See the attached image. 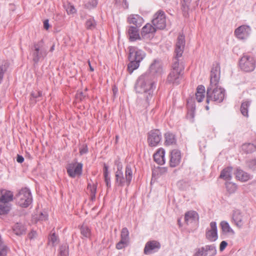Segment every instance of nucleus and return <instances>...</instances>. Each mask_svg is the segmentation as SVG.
<instances>
[{
  "mask_svg": "<svg viewBox=\"0 0 256 256\" xmlns=\"http://www.w3.org/2000/svg\"><path fill=\"white\" fill-rule=\"evenodd\" d=\"M160 172L161 173H164L167 172V168H162L160 169Z\"/></svg>",
  "mask_w": 256,
  "mask_h": 256,
  "instance_id": "nucleus-58",
  "label": "nucleus"
},
{
  "mask_svg": "<svg viewBox=\"0 0 256 256\" xmlns=\"http://www.w3.org/2000/svg\"><path fill=\"white\" fill-rule=\"evenodd\" d=\"M8 68V66L6 64H2L0 66V84H1L3 77L4 74L6 70Z\"/></svg>",
  "mask_w": 256,
  "mask_h": 256,
  "instance_id": "nucleus-47",
  "label": "nucleus"
},
{
  "mask_svg": "<svg viewBox=\"0 0 256 256\" xmlns=\"http://www.w3.org/2000/svg\"><path fill=\"white\" fill-rule=\"evenodd\" d=\"M68 246L67 244L60 246V248L59 256H68Z\"/></svg>",
  "mask_w": 256,
  "mask_h": 256,
  "instance_id": "nucleus-39",
  "label": "nucleus"
},
{
  "mask_svg": "<svg viewBox=\"0 0 256 256\" xmlns=\"http://www.w3.org/2000/svg\"><path fill=\"white\" fill-rule=\"evenodd\" d=\"M184 219L185 221L188 223V222L198 220V216L195 211H189L186 213Z\"/></svg>",
  "mask_w": 256,
  "mask_h": 256,
  "instance_id": "nucleus-28",
  "label": "nucleus"
},
{
  "mask_svg": "<svg viewBox=\"0 0 256 256\" xmlns=\"http://www.w3.org/2000/svg\"><path fill=\"white\" fill-rule=\"evenodd\" d=\"M190 115L192 116V118L194 117V114L192 112L190 114Z\"/></svg>",
  "mask_w": 256,
  "mask_h": 256,
  "instance_id": "nucleus-62",
  "label": "nucleus"
},
{
  "mask_svg": "<svg viewBox=\"0 0 256 256\" xmlns=\"http://www.w3.org/2000/svg\"><path fill=\"white\" fill-rule=\"evenodd\" d=\"M226 186L227 190L230 193L235 192L237 189V186L235 183L229 182H226Z\"/></svg>",
  "mask_w": 256,
  "mask_h": 256,
  "instance_id": "nucleus-36",
  "label": "nucleus"
},
{
  "mask_svg": "<svg viewBox=\"0 0 256 256\" xmlns=\"http://www.w3.org/2000/svg\"><path fill=\"white\" fill-rule=\"evenodd\" d=\"M243 149L246 151V152H251L255 150V147L254 144H248L243 146Z\"/></svg>",
  "mask_w": 256,
  "mask_h": 256,
  "instance_id": "nucleus-45",
  "label": "nucleus"
},
{
  "mask_svg": "<svg viewBox=\"0 0 256 256\" xmlns=\"http://www.w3.org/2000/svg\"><path fill=\"white\" fill-rule=\"evenodd\" d=\"M88 148L86 146H84L81 148L80 150V152L81 155L86 154L88 152Z\"/></svg>",
  "mask_w": 256,
  "mask_h": 256,
  "instance_id": "nucleus-54",
  "label": "nucleus"
},
{
  "mask_svg": "<svg viewBox=\"0 0 256 256\" xmlns=\"http://www.w3.org/2000/svg\"><path fill=\"white\" fill-rule=\"evenodd\" d=\"M156 28L150 24H146L142 28L141 34L143 38L148 39L152 38Z\"/></svg>",
  "mask_w": 256,
  "mask_h": 256,
  "instance_id": "nucleus-13",
  "label": "nucleus"
},
{
  "mask_svg": "<svg viewBox=\"0 0 256 256\" xmlns=\"http://www.w3.org/2000/svg\"><path fill=\"white\" fill-rule=\"evenodd\" d=\"M117 165V171L116 172V183L118 186H123L124 184H129L132 177V170L130 167L127 166L126 168L125 177L124 176L122 171V164L120 162H116Z\"/></svg>",
  "mask_w": 256,
  "mask_h": 256,
  "instance_id": "nucleus-1",
  "label": "nucleus"
},
{
  "mask_svg": "<svg viewBox=\"0 0 256 256\" xmlns=\"http://www.w3.org/2000/svg\"><path fill=\"white\" fill-rule=\"evenodd\" d=\"M128 242L126 241L120 240V241L116 244V248L118 250L122 249L128 244Z\"/></svg>",
  "mask_w": 256,
  "mask_h": 256,
  "instance_id": "nucleus-49",
  "label": "nucleus"
},
{
  "mask_svg": "<svg viewBox=\"0 0 256 256\" xmlns=\"http://www.w3.org/2000/svg\"><path fill=\"white\" fill-rule=\"evenodd\" d=\"M181 153L178 150H173L170 152V166L176 167L179 165L181 161Z\"/></svg>",
  "mask_w": 256,
  "mask_h": 256,
  "instance_id": "nucleus-11",
  "label": "nucleus"
},
{
  "mask_svg": "<svg viewBox=\"0 0 256 256\" xmlns=\"http://www.w3.org/2000/svg\"><path fill=\"white\" fill-rule=\"evenodd\" d=\"M184 1L186 3H188V2H190V0H184Z\"/></svg>",
  "mask_w": 256,
  "mask_h": 256,
  "instance_id": "nucleus-61",
  "label": "nucleus"
},
{
  "mask_svg": "<svg viewBox=\"0 0 256 256\" xmlns=\"http://www.w3.org/2000/svg\"><path fill=\"white\" fill-rule=\"evenodd\" d=\"M183 53L182 49H176L175 54H176V58H178L180 57Z\"/></svg>",
  "mask_w": 256,
  "mask_h": 256,
  "instance_id": "nucleus-52",
  "label": "nucleus"
},
{
  "mask_svg": "<svg viewBox=\"0 0 256 256\" xmlns=\"http://www.w3.org/2000/svg\"><path fill=\"white\" fill-rule=\"evenodd\" d=\"M252 165L256 166V160H252L250 162L249 166L252 168Z\"/></svg>",
  "mask_w": 256,
  "mask_h": 256,
  "instance_id": "nucleus-57",
  "label": "nucleus"
},
{
  "mask_svg": "<svg viewBox=\"0 0 256 256\" xmlns=\"http://www.w3.org/2000/svg\"><path fill=\"white\" fill-rule=\"evenodd\" d=\"M220 226L223 232L234 234V232L232 228L229 224L226 221H222L220 223Z\"/></svg>",
  "mask_w": 256,
  "mask_h": 256,
  "instance_id": "nucleus-29",
  "label": "nucleus"
},
{
  "mask_svg": "<svg viewBox=\"0 0 256 256\" xmlns=\"http://www.w3.org/2000/svg\"><path fill=\"white\" fill-rule=\"evenodd\" d=\"M216 252V250L214 246H206V254L204 256H214Z\"/></svg>",
  "mask_w": 256,
  "mask_h": 256,
  "instance_id": "nucleus-37",
  "label": "nucleus"
},
{
  "mask_svg": "<svg viewBox=\"0 0 256 256\" xmlns=\"http://www.w3.org/2000/svg\"><path fill=\"white\" fill-rule=\"evenodd\" d=\"M129 232L128 230L124 228H123L121 232V240L128 242Z\"/></svg>",
  "mask_w": 256,
  "mask_h": 256,
  "instance_id": "nucleus-41",
  "label": "nucleus"
},
{
  "mask_svg": "<svg viewBox=\"0 0 256 256\" xmlns=\"http://www.w3.org/2000/svg\"><path fill=\"white\" fill-rule=\"evenodd\" d=\"M160 247V244L156 240L149 241L146 244L144 248V253L146 254H150L158 250Z\"/></svg>",
  "mask_w": 256,
  "mask_h": 256,
  "instance_id": "nucleus-14",
  "label": "nucleus"
},
{
  "mask_svg": "<svg viewBox=\"0 0 256 256\" xmlns=\"http://www.w3.org/2000/svg\"><path fill=\"white\" fill-rule=\"evenodd\" d=\"M232 167H227L224 168L221 172L219 178L223 179L226 182L230 180L232 178Z\"/></svg>",
  "mask_w": 256,
  "mask_h": 256,
  "instance_id": "nucleus-23",
  "label": "nucleus"
},
{
  "mask_svg": "<svg viewBox=\"0 0 256 256\" xmlns=\"http://www.w3.org/2000/svg\"><path fill=\"white\" fill-rule=\"evenodd\" d=\"M228 244L225 241H222L220 244V251H222L227 246Z\"/></svg>",
  "mask_w": 256,
  "mask_h": 256,
  "instance_id": "nucleus-53",
  "label": "nucleus"
},
{
  "mask_svg": "<svg viewBox=\"0 0 256 256\" xmlns=\"http://www.w3.org/2000/svg\"><path fill=\"white\" fill-rule=\"evenodd\" d=\"M252 28L248 24L239 26L234 31V35L239 40H246L252 33Z\"/></svg>",
  "mask_w": 256,
  "mask_h": 256,
  "instance_id": "nucleus-6",
  "label": "nucleus"
},
{
  "mask_svg": "<svg viewBox=\"0 0 256 256\" xmlns=\"http://www.w3.org/2000/svg\"><path fill=\"white\" fill-rule=\"evenodd\" d=\"M54 46H52L51 47V48H54Z\"/></svg>",
  "mask_w": 256,
  "mask_h": 256,
  "instance_id": "nucleus-63",
  "label": "nucleus"
},
{
  "mask_svg": "<svg viewBox=\"0 0 256 256\" xmlns=\"http://www.w3.org/2000/svg\"><path fill=\"white\" fill-rule=\"evenodd\" d=\"M206 254V247L198 250L194 254V256H204Z\"/></svg>",
  "mask_w": 256,
  "mask_h": 256,
  "instance_id": "nucleus-50",
  "label": "nucleus"
},
{
  "mask_svg": "<svg viewBox=\"0 0 256 256\" xmlns=\"http://www.w3.org/2000/svg\"><path fill=\"white\" fill-rule=\"evenodd\" d=\"M16 161L18 163H22L24 161V158L22 156L18 155L17 158H16Z\"/></svg>",
  "mask_w": 256,
  "mask_h": 256,
  "instance_id": "nucleus-56",
  "label": "nucleus"
},
{
  "mask_svg": "<svg viewBox=\"0 0 256 256\" xmlns=\"http://www.w3.org/2000/svg\"><path fill=\"white\" fill-rule=\"evenodd\" d=\"M8 250V248L4 243L0 244V256H6Z\"/></svg>",
  "mask_w": 256,
  "mask_h": 256,
  "instance_id": "nucleus-46",
  "label": "nucleus"
},
{
  "mask_svg": "<svg viewBox=\"0 0 256 256\" xmlns=\"http://www.w3.org/2000/svg\"><path fill=\"white\" fill-rule=\"evenodd\" d=\"M0 193V202L8 204L9 202L13 200L14 194L11 191L2 190Z\"/></svg>",
  "mask_w": 256,
  "mask_h": 256,
  "instance_id": "nucleus-21",
  "label": "nucleus"
},
{
  "mask_svg": "<svg viewBox=\"0 0 256 256\" xmlns=\"http://www.w3.org/2000/svg\"><path fill=\"white\" fill-rule=\"evenodd\" d=\"M96 185L94 182H89L87 187V192L90 195V200H94L96 198Z\"/></svg>",
  "mask_w": 256,
  "mask_h": 256,
  "instance_id": "nucleus-25",
  "label": "nucleus"
},
{
  "mask_svg": "<svg viewBox=\"0 0 256 256\" xmlns=\"http://www.w3.org/2000/svg\"><path fill=\"white\" fill-rule=\"evenodd\" d=\"M97 4V0H88V1L85 4V6L88 8H91L96 6Z\"/></svg>",
  "mask_w": 256,
  "mask_h": 256,
  "instance_id": "nucleus-44",
  "label": "nucleus"
},
{
  "mask_svg": "<svg viewBox=\"0 0 256 256\" xmlns=\"http://www.w3.org/2000/svg\"><path fill=\"white\" fill-rule=\"evenodd\" d=\"M162 140V134L158 130H152L148 134L147 142L150 147H156Z\"/></svg>",
  "mask_w": 256,
  "mask_h": 256,
  "instance_id": "nucleus-8",
  "label": "nucleus"
},
{
  "mask_svg": "<svg viewBox=\"0 0 256 256\" xmlns=\"http://www.w3.org/2000/svg\"><path fill=\"white\" fill-rule=\"evenodd\" d=\"M59 240L54 232L52 233L48 238V244L52 246H56L58 243Z\"/></svg>",
  "mask_w": 256,
  "mask_h": 256,
  "instance_id": "nucleus-34",
  "label": "nucleus"
},
{
  "mask_svg": "<svg viewBox=\"0 0 256 256\" xmlns=\"http://www.w3.org/2000/svg\"><path fill=\"white\" fill-rule=\"evenodd\" d=\"M255 62V60L252 56L246 54L240 58L239 65L242 70L246 72H249L254 69Z\"/></svg>",
  "mask_w": 256,
  "mask_h": 256,
  "instance_id": "nucleus-5",
  "label": "nucleus"
},
{
  "mask_svg": "<svg viewBox=\"0 0 256 256\" xmlns=\"http://www.w3.org/2000/svg\"><path fill=\"white\" fill-rule=\"evenodd\" d=\"M205 97V88L203 86H198L196 89V100L200 102Z\"/></svg>",
  "mask_w": 256,
  "mask_h": 256,
  "instance_id": "nucleus-26",
  "label": "nucleus"
},
{
  "mask_svg": "<svg viewBox=\"0 0 256 256\" xmlns=\"http://www.w3.org/2000/svg\"><path fill=\"white\" fill-rule=\"evenodd\" d=\"M138 27L130 26L128 29V34L130 41H134L140 38Z\"/></svg>",
  "mask_w": 256,
  "mask_h": 256,
  "instance_id": "nucleus-22",
  "label": "nucleus"
},
{
  "mask_svg": "<svg viewBox=\"0 0 256 256\" xmlns=\"http://www.w3.org/2000/svg\"><path fill=\"white\" fill-rule=\"evenodd\" d=\"M86 26L87 29L92 30L96 28V22L93 18H90L86 20Z\"/></svg>",
  "mask_w": 256,
  "mask_h": 256,
  "instance_id": "nucleus-42",
  "label": "nucleus"
},
{
  "mask_svg": "<svg viewBox=\"0 0 256 256\" xmlns=\"http://www.w3.org/2000/svg\"><path fill=\"white\" fill-rule=\"evenodd\" d=\"M146 54L142 49H130L129 60H134L140 62L145 57Z\"/></svg>",
  "mask_w": 256,
  "mask_h": 256,
  "instance_id": "nucleus-12",
  "label": "nucleus"
},
{
  "mask_svg": "<svg viewBox=\"0 0 256 256\" xmlns=\"http://www.w3.org/2000/svg\"><path fill=\"white\" fill-rule=\"evenodd\" d=\"M82 164L77 162H72L68 164L66 171L68 176L72 178L82 174Z\"/></svg>",
  "mask_w": 256,
  "mask_h": 256,
  "instance_id": "nucleus-9",
  "label": "nucleus"
},
{
  "mask_svg": "<svg viewBox=\"0 0 256 256\" xmlns=\"http://www.w3.org/2000/svg\"><path fill=\"white\" fill-rule=\"evenodd\" d=\"M48 215L46 212H40L39 216H38V220L44 221L48 219Z\"/></svg>",
  "mask_w": 256,
  "mask_h": 256,
  "instance_id": "nucleus-51",
  "label": "nucleus"
},
{
  "mask_svg": "<svg viewBox=\"0 0 256 256\" xmlns=\"http://www.w3.org/2000/svg\"><path fill=\"white\" fill-rule=\"evenodd\" d=\"M65 8L67 14L69 15L74 14L76 12V10L74 6L70 3H68L66 6Z\"/></svg>",
  "mask_w": 256,
  "mask_h": 256,
  "instance_id": "nucleus-43",
  "label": "nucleus"
},
{
  "mask_svg": "<svg viewBox=\"0 0 256 256\" xmlns=\"http://www.w3.org/2000/svg\"><path fill=\"white\" fill-rule=\"evenodd\" d=\"M130 62L128 66V70L129 73L132 74L133 71L137 69L140 66V62L134 60H130Z\"/></svg>",
  "mask_w": 256,
  "mask_h": 256,
  "instance_id": "nucleus-30",
  "label": "nucleus"
},
{
  "mask_svg": "<svg viewBox=\"0 0 256 256\" xmlns=\"http://www.w3.org/2000/svg\"><path fill=\"white\" fill-rule=\"evenodd\" d=\"M0 214H4L8 213L10 210L9 204L0 202Z\"/></svg>",
  "mask_w": 256,
  "mask_h": 256,
  "instance_id": "nucleus-35",
  "label": "nucleus"
},
{
  "mask_svg": "<svg viewBox=\"0 0 256 256\" xmlns=\"http://www.w3.org/2000/svg\"><path fill=\"white\" fill-rule=\"evenodd\" d=\"M80 233L82 235L86 238H90L91 235L90 229L86 225H82L81 226Z\"/></svg>",
  "mask_w": 256,
  "mask_h": 256,
  "instance_id": "nucleus-33",
  "label": "nucleus"
},
{
  "mask_svg": "<svg viewBox=\"0 0 256 256\" xmlns=\"http://www.w3.org/2000/svg\"><path fill=\"white\" fill-rule=\"evenodd\" d=\"M16 200L18 204L21 207L28 206L32 201L30 190L27 188H22L16 196Z\"/></svg>",
  "mask_w": 256,
  "mask_h": 256,
  "instance_id": "nucleus-3",
  "label": "nucleus"
},
{
  "mask_svg": "<svg viewBox=\"0 0 256 256\" xmlns=\"http://www.w3.org/2000/svg\"><path fill=\"white\" fill-rule=\"evenodd\" d=\"M206 236L210 242H214L218 239V230L216 222H212L210 223V227L206 230Z\"/></svg>",
  "mask_w": 256,
  "mask_h": 256,
  "instance_id": "nucleus-10",
  "label": "nucleus"
},
{
  "mask_svg": "<svg viewBox=\"0 0 256 256\" xmlns=\"http://www.w3.org/2000/svg\"><path fill=\"white\" fill-rule=\"evenodd\" d=\"M13 230L16 235H20L24 232L25 228L21 224L17 223L14 226Z\"/></svg>",
  "mask_w": 256,
  "mask_h": 256,
  "instance_id": "nucleus-31",
  "label": "nucleus"
},
{
  "mask_svg": "<svg viewBox=\"0 0 256 256\" xmlns=\"http://www.w3.org/2000/svg\"><path fill=\"white\" fill-rule=\"evenodd\" d=\"M224 97V90L220 86H210L207 90L208 103L210 100L217 102H222Z\"/></svg>",
  "mask_w": 256,
  "mask_h": 256,
  "instance_id": "nucleus-2",
  "label": "nucleus"
},
{
  "mask_svg": "<svg viewBox=\"0 0 256 256\" xmlns=\"http://www.w3.org/2000/svg\"><path fill=\"white\" fill-rule=\"evenodd\" d=\"M249 106V103L248 102H244L242 104L240 107V111L242 114L246 117L248 116V107Z\"/></svg>",
  "mask_w": 256,
  "mask_h": 256,
  "instance_id": "nucleus-40",
  "label": "nucleus"
},
{
  "mask_svg": "<svg viewBox=\"0 0 256 256\" xmlns=\"http://www.w3.org/2000/svg\"><path fill=\"white\" fill-rule=\"evenodd\" d=\"M127 22L130 24L134 25L135 27H140L144 23V20L138 14H132L128 16Z\"/></svg>",
  "mask_w": 256,
  "mask_h": 256,
  "instance_id": "nucleus-18",
  "label": "nucleus"
},
{
  "mask_svg": "<svg viewBox=\"0 0 256 256\" xmlns=\"http://www.w3.org/2000/svg\"><path fill=\"white\" fill-rule=\"evenodd\" d=\"M42 96V92L40 90L33 91L31 94L30 102L32 104H35L36 102V98Z\"/></svg>",
  "mask_w": 256,
  "mask_h": 256,
  "instance_id": "nucleus-38",
  "label": "nucleus"
},
{
  "mask_svg": "<svg viewBox=\"0 0 256 256\" xmlns=\"http://www.w3.org/2000/svg\"><path fill=\"white\" fill-rule=\"evenodd\" d=\"M152 23L156 29H164L166 26V16L164 12L161 10L158 11L154 16Z\"/></svg>",
  "mask_w": 256,
  "mask_h": 256,
  "instance_id": "nucleus-7",
  "label": "nucleus"
},
{
  "mask_svg": "<svg viewBox=\"0 0 256 256\" xmlns=\"http://www.w3.org/2000/svg\"><path fill=\"white\" fill-rule=\"evenodd\" d=\"M155 66V64H153L151 65L150 66V68L152 70H153L154 68V67Z\"/></svg>",
  "mask_w": 256,
  "mask_h": 256,
  "instance_id": "nucleus-60",
  "label": "nucleus"
},
{
  "mask_svg": "<svg viewBox=\"0 0 256 256\" xmlns=\"http://www.w3.org/2000/svg\"><path fill=\"white\" fill-rule=\"evenodd\" d=\"M234 174L236 180L241 182H248L252 177L250 174L240 168H237Z\"/></svg>",
  "mask_w": 256,
  "mask_h": 256,
  "instance_id": "nucleus-16",
  "label": "nucleus"
},
{
  "mask_svg": "<svg viewBox=\"0 0 256 256\" xmlns=\"http://www.w3.org/2000/svg\"><path fill=\"white\" fill-rule=\"evenodd\" d=\"M44 28L48 30L50 28V24L48 23V20H46L44 22Z\"/></svg>",
  "mask_w": 256,
  "mask_h": 256,
  "instance_id": "nucleus-55",
  "label": "nucleus"
},
{
  "mask_svg": "<svg viewBox=\"0 0 256 256\" xmlns=\"http://www.w3.org/2000/svg\"><path fill=\"white\" fill-rule=\"evenodd\" d=\"M165 150L162 148H158L154 154V159L157 164L162 165L166 162Z\"/></svg>",
  "mask_w": 256,
  "mask_h": 256,
  "instance_id": "nucleus-15",
  "label": "nucleus"
},
{
  "mask_svg": "<svg viewBox=\"0 0 256 256\" xmlns=\"http://www.w3.org/2000/svg\"><path fill=\"white\" fill-rule=\"evenodd\" d=\"M232 220L238 228H242L244 224V218L242 213L238 210H235L232 215Z\"/></svg>",
  "mask_w": 256,
  "mask_h": 256,
  "instance_id": "nucleus-20",
  "label": "nucleus"
},
{
  "mask_svg": "<svg viewBox=\"0 0 256 256\" xmlns=\"http://www.w3.org/2000/svg\"><path fill=\"white\" fill-rule=\"evenodd\" d=\"M116 0V4L122 6L124 8L126 9L128 7V3L126 2V0Z\"/></svg>",
  "mask_w": 256,
  "mask_h": 256,
  "instance_id": "nucleus-48",
  "label": "nucleus"
},
{
  "mask_svg": "<svg viewBox=\"0 0 256 256\" xmlns=\"http://www.w3.org/2000/svg\"><path fill=\"white\" fill-rule=\"evenodd\" d=\"M176 143V140L175 136L170 132H168L164 134V145L169 146L174 145Z\"/></svg>",
  "mask_w": 256,
  "mask_h": 256,
  "instance_id": "nucleus-24",
  "label": "nucleus"
},
{
  "mask_svg": "<svg viewBox=\"0 0 256 256\" xmlns=\"http://www.w3.org/2000/svg\"><path fill=\"white\" fill-rule=\"evenodd\" d=\"M33 60L35 62L42 60L46 56L44 49H32L30 52Z\"/></svg>",
  "mask_w": 256,
  "mask_h": 256,
  "instance_id": "nucleus-19",
  "label": "nucleus"
},
{
  "mask_svg": "<svg viewBox=\"0 0 256 256\" xmlns=\"http://www.w3.org/2000/svg\"><path fill=\"white\" fill-rule=\"evenodd\" d=\"M184 68L178 62H175L172 65V68L168 76V81L170 83L178 84L182 78V72Z\"/></svg>",
  "mask_w": 256,
  "mask_h": 256,
  "instance_id": "nucleus-4",
  "label": "nucleus"
},
{
  "mask_svg": "<svg viewBox=\"0 0 256 256\" xmlns=\"http://www.w3.org/2000/svg\"><path fill=\"white\" fill-rule=\"evenodd\" d=\"M220 78V70L218 66L213 68L211 71L210 84V86H216L218 85Z\"/></svg>",
  "mask_w": 256,
  "mask_h": 256,
  "instance_id": "nucleus-17",
  "label": "nucleus"
},
{
  "mask_svg": "<svg viewBox=\"0 0 256 256\" xmlns=\"http://www.w3.org/2000/svg\"><path fill=\"white\" fill-rule=\"evenodd\" d=\"M108 166L104 164V166L103 172L104 178V182L108 188H110V172H108Z\"/></svg>",
  "mask_w": 256,
  "mask_h": 256,
  "instance_id": "nucleus-27",
  "label": "nucleus"
},
{
  "mask_svg": "<svg viewBox=\"0 0 256 256\" xmlns=\"http://www.w3.org/2000/svg\"><path fill=\"white\" fill-rule=\"evenodd\" d=\"M185 42L184 36L182 34H180L176 42V48H184Z\"/></svg>",
  "mask_w": 256,
  "mask_h": 256,
  "instance_id": "nucleus-32",
  "label": "nucleus"
},
{
  "mask_svg": "<svg viewBox=\"0 0 256 256\" xmlns=\"http://www.w3.org/2000/svg\"><path fill=\"white\" fill-rule=\"evenodd\" d=\"M88 65L90 66V71L93 72L94 70V68L92 66L90 60L88 61Z\"/></svg>",
  "mask_w": 256,
  "mask_h": 256,
  "instance_id": "nucleus-59",
  "label": "nucleus"
}]
</instances>
